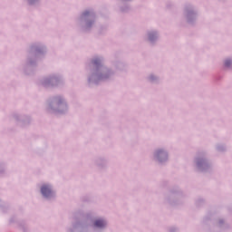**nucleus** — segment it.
<instances>
[{
    "label": "nucleus",
    "mask_w": 232,
    "mask_h": 232,
    "mask_svg": "<svg viewBox=\"0 0 232 232\" xmlns=\"http://www.w3.org/2000/svg\"><path fill=\"white\" fill-rule=\"evenodd\" d=\"M41 191L44 197H50V195H52V189L46 185L42 187Z\"/></svg>",
    "instance_id": "nucleus-1"
},
{
    "label": "nucleus",
    "mask_w": 232,
    "mask_h": 232,
    "mask_svg": "<svg viewBox=\"0 0 232 232\" xmlns=\"http://www.w3.org/2000/svg\"><path fill=\"white\" fill-rule=\"evenodd\" d=\"M95 227H104L106 226V222L102 219H98L94 222Z\"/></svg>",
    "instance_id": "nucleus-2"
},
{
    "label": "nucleus",
    "mask_w": 232,
    "mask_h": 232,
    "mask_svg": "<svg viewBox=\"0 0 232 232\" xmlns=\"http://www.w3.org/2000/svg\"><path fill=\"white\" fill-rule=\"evenodd\" d=\"M230 64H231V60H227L225 62V66H230Z\"/></svg>",
    "instance_id": "nucleus-3"
},
{
    "label": "nucleus",
    "mask_w": 232,
    "mask_h": 232,
    "mask_svg": "<svg viewBox=\"0 0 232 232\" xmlns=\"http://www.w3.org/2000/svg\"><path fill=\"white\" fill-rule=\"evenodd\" d=\"M100 61L99 60H94L93 64H99Z\"/></svg>",
    "instance_id": "nucleus-4"
},
{
    "label": "nucleus",
    "mask_w": 232,
    "mask_h": 232,
    "mask_svg": "<svg viewBox=\"0 0 232 232\" xmlns=\"http://www.w3.org/2000/svg\"><path fill=\"white\" fill-rule=\"evenodd\" d=\"M88 14H89L88 12H85L83 13V15H88Z\"/></svg>",
    "instance_id": "nucleus-5"
}]
</instances>
